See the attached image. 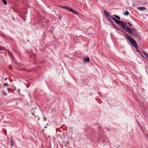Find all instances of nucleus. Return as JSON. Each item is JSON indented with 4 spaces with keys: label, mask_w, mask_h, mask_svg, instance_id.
I'll use <instances>...</instances> for the list:
<instances>
[{
    "label": "nucleus",
    "mask_w": 148,
    "mask_h": 148,
    "mask_svg": "<svg viewBox=\"0 0 148 148\" xmlns=\"http://www.w3.org/2000/svg\"><path fill=\"white\" fill-rule=\"evenodd\" d=\"M126 37L127 39L130 41L131 44L133 45L135 47L137 46V44L136 41L133 38L131 37L128 35H126Z\"/></svg>",
    "instance_id": "nucleus-1"
},
{
    "label": "nucleus",
    "mask_w": 148,
    "mask_h": 148,
    "mask_svg": "<svg viewBox=\"0 0 148 148\" xmlns=\"http://www.w3.org/2000/svg\"><path fill=\"white\" fill-rule=\"evenodd\" d=\"M119 22V25L120 24L122 28L125 30L126 29V23L123 22L122 21H120Z\"/></svg>",
    "instance_id": "nucleus-2"
},
{
    "label": "nucleus",
    "mask_w": 148,
    "mask_h": 148,
    "mask_svg": "<svg viewBox=\"0 0 148 148\" xmlns=\"http://www.w3.org/2000/svg\"><path fill=\"white\" fill-rule=\"evenodd\" d=\"M125 30L131 34H133V32L132 30L130 28H129L127 26H126V29H125Z\"/></svg>",
    "instance_id": "nucleus-3"
},
{
    "label": "nucleus",
    "mask_w": 148,
    "mask_h": 148,
    "mask_svg": "<svg viewBox=\"0 0 148 148\" xmlns=\"http://www.w3.org/2000/svg\"><path fill=\"white\" fill-rule=\"evenodd\" d=\"M69 10L75 14L77 15L78 14V13L76 11L73 10L71 8H69Z\"/></svg>",
    "instance_id": "nucleus-4"
},
{
    "label": "nucleus",
    "mask_w": 148,
    "mask_h": 148,
    "mask_svg": "<svg viewBox=\"0 0 148 148\" xmlns=\"http://www.w3.org/2000/svg\"><path fill=\"white\" fill-rule=\"evenodd\" d=\"M111 18L117 24L119 25V22H120V21H118L116 18H114L112 17H111Z\"/></svg>",
    "instance_id": "nucleus-5"
},
{
    "label": "nucleus",
    "mask_w": 148,
    "mask_h": 148,
    "mask_svg": "<svg viewBox=\"0 0 148 148\" xmlns=\"http://www.w3.org/2000/svg\"><path fill=\"white\" fill-rule=\"evenodd\" d=\"M60 7L62 8H64L65 9H67L68 10H69V8H69L68 6H67L65 5H61L60 6Z\"/></svg>",
    "instance_id": "nucleus-6"
},
{
    "label": "nucleus",
    "mask_w": 148,
    "mask_h": 148,
    "mask_svg": "<svg viewBox=\"0 0 148 148\" xmlns=\"http://www.w3.org/2000/svg\"><path fill=\"white\" fill-rule=\"evenodd\" d=\"M146 9V8L144 7H139L138 8V9L140 10H143Z\"/></svg>",
    "instance_id": "nucleus-7"
},
{
    "label": "nucleus",
    "mask_w": 148,
    "mask_h": 148,
    "mask_svg": "<svg viewBox=\"0 0 148 148\" xmlns=\"http://www.w3.org/2000/svg\"><path fill=\"white\" fill-rule=\"evenodd\" d=\"M129 14V12L126 10L125 12L124 13V14L125 16H127Z\"/></svg>",
    "instance_id": "nucleus-8"
},
{
    "label": "nucleus",
    "mask_w": 148,
    "mask_h": 148,
    "mask_svg": "<svg viewBox=\"0 0 148 148\" xmlns=\"http://www.w3.org/2000/svg\"><path fill=\"white\" fill-rule=\"evenodd\" d=\"M89 58H85L84 60V61L85 62H87L89 61Z\"/></svg>",
    "instance_id": "nucleus-9"
},
{
    "label": "nucleus",
    "mask_w": 148,
    "mask_h": 148,
    "mask_svg": "<svg viewBox=\"0 0 148 148\" xmlns=\"http://www.w3.org/2000/svg\"><path fill=\"white\" fill-rule=\"evenodd\" d=\"M104 13L106 15L108 16H109L110 15L109 13L106 12L105 10H104Z\"/></svg>",
    "instance_id": "nucleus-10"
},
{
    "label": "nucleus",
    "mask_w": 148,
    "mask_h": 148,
    "mask_svg": "<svg viewBox=\"0 0 148 148\" xmlns=\"http://www.w3.org/2000/svg\"><path fill=\"white\" fill-rule=\"evenodd\" d=\"M143 53L146 56L148 59V54L144 51H143Z\"/></svg>",
    "instance_id": "nucleus-11"
},
{
    "label": "nucleus",
    "mask_w": 148,
    "mask_h": 148,
    "mask_svg": "<svg viewBox=\"0 0 148 148\" xmlns=\"http://www.w3.org/2000/svg\"><path fill=\"white\" fill-rule=\"evenodd\" d=\"M3 2L5 5L7 4V3L5 0H3Z\"/></svg>",
    "instance_id": "nucleus-12"
},
{
    "label": "nucleus",
    "mask_w": 148,
    "mask_h": 148,
    "mask_svg": "<svg viewBox=\"0 0 148 148\" xmlns=\"http://www.w3.org/2000/svg\"><path fill=\"white\" fill-rule=\"evenodd\" d=\"M8 84L7 83H5V84H3V86L4 87L5 86H8Z\"/></svg>",
    "instance_id": "nucleus-13"
},
{
    "label": "nucleus",
    "mask_w": 148,
    "mask_h": 148,
    "mask_svg": "<svg viewBox=\"0 0 148 148\" xmlns=\"http://www.w3.org/2000/svg\"><path fill=\"white\" fill-rule=\"evenodd\" d=\"M4 48L0 47V50H2L4 49Z\"/></svg>",
    "instance_id": "nucleus-14"
},
{
    "label": "nucleus",
    "mask_w": 148,
    "mask_h": 148,
    "mask_svg": "<svg viewBox=\"0 0 148 148\" xmlns=\"http://www.w3.org/2000/svg\"><path fill=\"white\" fill-rule=\"evenodd\" d=\"M116 18L118 19V20H119L120 19V18L118 16H117Z\"/></svg>",
    "instance_id": "nucleus-15"
},
{
    "label": "nucleus",
    "mask_w": 148,
    "mask_h": 148,
    "mask_svg": "<svg viewBox=\"0 0 148 148\" xmlns=\"http://www.w3.org/2000/svg\"><path fill=\"white\" fill-rule=\"evenodd\" d=\"M11 142H12V143H11V145L12 146H13L14 145V144L13 143V142L12 140H11Z\"/></svg>",
    "instance_id": "nucleus-16"
},
{
    "label": "nucleus",
    "mask_w": 148,
    "mask_h": 148,
    "mask_svg": "<svg viewBox=\"0 0 148 148\" xmlns=\"http://www.w3.org/2000/svg\"><path fill=\"white\" fill-rule=\"evenodd\" d=\"M117 16H116V15H113V16H114V17H116H116H117Z\"/></svg>",
    "instance_id": "nucleus-17"
},
{
    "label": "nucleus",
    "mask_w": 148,
    "mask_h": 148,
    "mask_svg": "<svg viewBox=\"0 0 148 148\" xmlns=\"http://www.w3.org/2000/svg\"><path fill=\"white\" fill-rule=\"evenodd\" d=\"M128 23L130 25V26L132 25L130 23Z\"/></svg>",
    "instance_id": "nucleus-18"
},
{
    "label": "nucleus",
    "mask_w": 148,
    "mask_h": 148,
    "mask_svg": "<svg viewBox=\"0 0 148 148\" xmlns=\"http://www.w3.org/2000/svg\"><path fill=\"white\" fill-rule=\"evenodd\" d=\"M44 120L45 121H46V118L45 117H44Z\"/></svg>",
    "instance_id": "nucleus-19"
},
{
    "label": "nucleus",
    "mask_w": 148,
    "mask_h": 148,
    "mask_svg": "<svg viewBox=\"0 0 148 148\" xmlns=\"http://www.w3.org/2000/svg\"><path fill=\"white\" fill-rule=\"evenodd\" d=\"M32 115H34V114H33V113H32Z\"/></svg>",
    "instance_id": "nucleus-20"
},
{
    "label": "nucleus",
    "mask_w": 148,
    "mask_h": 148,
    "mask_svg": "<svg viewBox=\"0 0 148 148\" xmlns=\"http://www.w3.org/2000/svg\"><path fill=\"white\" fill-rule=\"evenodd\" d=\"M60 19V18H59Z\"/></svg>",
    "instance_id": "nucleus-21"
}]
</instances>
